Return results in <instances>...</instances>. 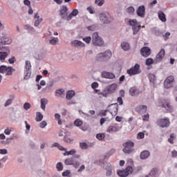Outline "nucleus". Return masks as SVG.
<instances>
[{"instance_id":"13d9d810","label":"nucleus","mask_w":177,"mask_h":177,"mask_svg":"<svg viewBox=\"0 0 177 177\" xmlns=\"http://www.w3.org/2000/svg\"><path fill=\"white\" fill-rule=\"evenodd\" d=\"M46 122L45 121H41V122H40V128L43 129L45 128L46 127Z\"/></svg>"},{"instance_id":"5fc2aeb1","label":"nucleus","mask_w":177,"mask_h":177,"mask_svg":"<svg viewBox=\"0 0 177 177\" xmlns=\"http://www.w3.org/2000/svg\"><path fill=\"white\" fill-rule=\"evenodd\" d=\"M12 71H14V69H8L7 71H5V73H6V75H12Z\"/></svg>"},{"instance_id":"0e129e2a","label":"nucleus","mask_w":177,"mask_h":177,"mask_svg":"<svg viewBox=\"0 0 177 177\" xmlns=\"http://www.w3.org/2000/svg\"><path fill=\"white\" fill-rule=\"evenodd\" d=\"M30 77H31V73L28 72L26 75H25L24 80H28Z\"/></svg>"},{"instance_id":"864d4df0","label":"nucleus","mask_w":177,"mask_h":177,"mask_svg":"<svg viewBox=\"0 0 177 177\" xmlns=\"http://www.w3.org/2000/svg\"><path fill=\"white\" fill-rule=\"evenodd\" d=\"M91 87L92 88V89H96L97 88H98V83L97 82L92 83V84L91 85Z\"/></svg>"},{"instance_id":"a211bd4d","label":"nucleus","mask_w":177,"mask_h":177,"mask_svg":"<svg viewBox=\"0 0 177 177\" xmlns=\"http://www.w3.org/2000/svg\"><path fill=\"white\" fill-rule=\"evenodd\" d=\"M71 45L73 47H77V48H84V46H86V44H84L83 42L80 41L78 40L72 41Z\"/></svg>"},{"instance_id":"a18cd8bd","label":"nucleus","mask_w":177,"mask_h":177,"mask_svg":"<svg viewBox=\"0 0 177 177\" xmlns=\"http://www.w3.org/2000/svg\"><path fill=\"white\" fill-rule=\"evenodd\" d=\"M91 41H92V37H86L83 38V41L86 42V44H89L91 43Z\"/></svg>"},{"instance_id":"4be33fe9","label":"nucleus","mask_w":177,"mask_h":177,"mask_svg":"<svg viewBox=\"0 0 177 177\" xmlns=\"http://www.w3.org/2000/svg\"><path fill=\"white\" fill-rule=\"evenodd\" d=\"M149 156H150V152L147 150L143 151L142 152H141L140 155V158H141V160L147 159L149 158Z\"/></svg>"},{"instance_id":"9b49d317","label":"nucleus","mask_w":177,"mask_h":177,"mask_svg":"<svg viewBox=\"0 0 177 177\" xmlns=\"http://www.w3.org/2000/svg\"><path fill=\"white\" fill-rule=\"evenodd\" d=\"M100 21L104 24H109L112 22V18H110L106 15V14H100Z\"/></svg>"},{"instance_id":"3c124183","label":"nucleus","mask_w":177,"mask_h":177,"mask_svg":"<svg viewBox=\"0 0 177 177\" xmlns=\"http://www.w3.org/2000/svg\"><path fill=\"white\" fill-rule=\"evenodd\" d=\"M162 37H164V39L165 41L168 40V39H169V37H170V32H165V34H164V35H162Z\"/></svg>"},{"instance_id":"bb28decb","label":"nucleus","mask_w":177,"mask_h":177,"mask_svg":"<svg viewBox=\"0 0 177 177\" xmlns=\"http://www.w3.org/2000/svg\"><path fill=\"white\" fill-rule=\"evenodd\" d=\"M73 96H75V92L73 91H68L66 93V100H71Z\"/></svg>"},{"instance_id":"f3484780","label":"nucleus","mask_w":177,"mask_h":177,"mask_svg":"<svg viewBox=\"0 0 177 177\" xmlns=\"http://www.w3.org/2000/svg\"><path fill=\"white\" fill-rule=\"evenodd\" d=\"M101 77H102V78H106L109 80L115 79V75L113 73H111L109 72L106 71H104L101 73Z\"/></svg>"},{"instance_id":"bf43d9fd","label":"nucleus","mask_w":177,"mask_h":177,"mask_svg":"<svg viewBox=\"0 0 177 177\" xmlns=\"http://www.w3.org/2000/svg\"><path fill=\"white\" fill-rule=\"evenodd\" d=\"M174 138V134L171 133L170 135V138H169V142H170L171 144H173V139Z\"/></svg>"},{"instance_id":"aec40b11","label":"nucleus","mask_w":177,"mask_h":177,"mask_svg":"<svg viewBox=\"0 0 177 177\" xmlns=\"http://www.w3.org/2000/svg\"><path fill=\"white\" fill-rule=\"evenodd\" d=\"M6 49V52H0V61H4L5 58L8 56V54H10V49H8L7 47H5Z\"/></svg>"},{"instance_id":"680f3d73","label":"nucleus","mask_w":177,"mask_h":177,"mask_svg":"<svg viewBox=\"0 0 177 177\" xmlns=\"http://www.w3.org/2000/svg\"><path fill=\"white\" fill-rule=\"evenodd\" d=\"M87 11H88L89 13L91 14L95 13V11H93V9L92 8V7H87Z\"/></svg>"},{"instance_id":"6ab92c4d","label":"nucleus","mask_w":177,"mask_h":177,"mask_svg":"<svg viewBox=\"0 0 177 177\" xmlns=\"http://www.w3.org/2000/svg\"><path fill=\"white\" fill-rule=\"evenodd\" d=\"M136 111L138 113H144L147 111V106L144 105L138 106H136Z\"/></svg>"},{"instance_id":"9d476101","label":"nucleus","mask_w":177,"mask_h":177,"mask_svg":"<svg viewBox=\"0 0 177 177\" xmlns=\"http://www.w3.org/2000/svg\"><path fill=\"white\" fill-rule=\"evenodd\" d=\"M64 165H72L73 167L77 168L80 166V162L77 161L74 162L73 158H66L64 160Z\"/></svg>"},{"instance_id":"f03ea898","label":"nucleus","mask_w":177,"mask_h":177,"mask_svg":"<svg viewBox=\"0 0 177 177\" xmlns=\"http://www.w3.org/2000/svg\"><path fill=\"white\" fill-rule=\"evenodd\" d=\"M111 57L112 52H110V50H107L104 53L97 55L96 59L97 62H106Z\"/></svg>"},{"instance_id":"c756f323","label":"nucleus","mask_w":177,"mask_h":177,"mask_svg":"<svg viewBox=\"0 0 177 177\" xmlns=\"http://www.w3.org/2000/svg\"><path fill=\"white\" fill-rule=\"evenodd\" d=\"M121 48H122V50L124 51H127L129 49H130V46L127 42H122L121 43Z\"/></svg>"},{"instance_id":"dca6fc26","label":"nucleus","mask_w":177,"mask_h":177,"mask_svg":"<svg viewBox=\"0 0 177 177\" xmlns=\"http://www.w3.org/2000/svg\"><path fill=\"white\" fill-rule=\"evenodd\" d=\"M151 53V51L150 50V48L149 47H142L141 48V55L144 57H147L150 56V54Z\"/></svg>"},{"instance_id":"e433bc0d","label":"nucleus","mask_w":177,"mask_h":177,"mask_svg":"<svg viewBox=\"0 0 177 177\" xmlns=\"http://www.w3.org/2000/svg\"><path fill=\"white\" fill-rule=\"evenodd\" d=\"M58 43V38L54 37V39H52L49 40V44L51 46H57V44Z\"/></svg>"},{"instance_id":"603ef678","label":"nucleus","mask_w":177,"mask_h":177,"mask_svg":"<svg viewBox=\"0 0 177 177\" xmlns=\"http://www.w3.org/2000/svg\"><path fill=\"white\" fill-rule=\"evenodd\" d=\"M1 43L3 45H10L11 44V39H5Z\"/></svg>"},{"instance_id":"7c9ffc66","label":"nucleus","mask_w":177,"mask_h":177,"mask_svg":"<svg viewBox=\"0 0 177 177\" xmlns=\"http://www.w3.org/2000/svg\"><path fill=\"white\" fill-rule=\"evenodd\" d=\"M8 70H13L11 66H0V73H5V71Z\"/></svg>"},{"instance_id":"4c0bfd02","label":"nucleus","mask_w":177,"mask_h":177,"mask_svg":"<svg viewBox=\"0 0 177 177\" xmlns=\"http://www.w3.org/2000/svg\"><path fill=\"white\" fill-rule=\"evenodd\" d=\"M153 63H158V62H156V61H154L151 58L145 59V65L150 66V65L153 64Z\"/></svg>"},{"instance_id":"39448f33","label":"nucleus","mask_w":177,"mask_h":177,"mask_svg":"<svg viewBox=\"0 0 177 177\" xmlns=\"http://www.w3.org/2000/svg\"><path fill=\"white\" fill-rule=\"evenodd\" d=\"M92 44H93L94 46H102V45L104 44V41H102V39L98 36V33L93 32V34H92Z\"/></svg>"},{"instance_id":"72a5a7b5","label":"nucleus","mask_w":177,"mask_h":177,"mask_svg":"<svg viewBox=\"0 0 177 177\" xmlns=\"http://www.w3.org/2000/svg\"><path fill=\"white\" fill-rule=\"evenodd\" d=\"M68 14V8L65 6H63L60 9V15L64 16Z\"/></svg>"},{"instance_id":"6e6d98bb","label":"nucleus","mask_w":177,"mask_h":177,"mask_svg":"<svg viewBox=\"0 0 177 177\" xmlns=\"http://www.w3.org/2000/svg\"><path fill=\"white\" fill-rule=\"evenodd\" d=\"M137 138H138V139H143L144 138V133H142V132L138 133Z\"/></svg>"},{"instance_id":"79ce46f5","label":"nucleus","mask_w":177,"mask_h":177,"mask_svg":"<svg viewBox=\"0 0 177 177\" xmlns=\"http://www.w3.org/2000/svg\"><path fill=\"white\" fill-rule=\"evenodd\" d=\"M73 124H75L76 127H80L83 124V122L79 119H77L75 122H73Z\"/></svg>"},{"instance_id":"c9c22d12","label":"nucleus","mask_w":177,"mask_h":177,"mask_svg":"<svg viewBox=\"0 0 177 177\" xmlns=\"http://www.w3.org/2000/svg\"><path fill=\"white\" fill-rule=\"evenodd\" d=\"M14 100V96H11V98L6 100L4 104V106L7 107L8 106H10L11 104H12V101Z\"/></svg>"},{"instance_id":"f257e3e1","label":"nucleus","mask_w":177,"mask_h":177,"mask_svg":"<svg viewBox=\"0 0 177 177\" xmlns=\"http://www.w3.org/2000/svg\"><path fill=\"white\" fill-rule=\"evenodd\" d=\"M122 147L124 149H122V152L125 154H130L131 153H133L135 151V149L133 147H135V144L133 142L131 141H127L126 142H124L122 144Z\"/></svg>"},{"instance_id":"de8ad7c7","label":"nucleus","mask_w":177,"mask_h":177,"mask_svg":"<svg viewBox=\"0 0 177 177\" xmlns=\"http://www.w3.org/2000/svg\"><path fill=\"white\" fill-rule=\"evenodd\" d=\"M25 68L26 69V70H30V69H31V62H29V61H26V62H25Z\"/></svg>"},{"instance_id":"a19ab883","label":"nucleus","mask_w":177,"mask_h":177,"mask_svg":"<svg viewBox=\"0 0 177 177\" xmlns=\"http://www.w3.org/2000/svg\"><path fill=\"white\" fill-rule=\"evenodd\" d=\"M88 145L86 144V142H80V149H82L83 150L87 149Z\"/></svg>"},{"instance_id":"4468645a","label":"nucleus","mask_w":177,"mask_h":177,"mask_svg":"<svg viewBox=\"0 0 177 177\" xmlns=\"http://www.w3.org/2000/svg\"><path fill=\"white\" fill-rule=\"evenodd\" d=\"M136 15L141 18L145 17V7L144 6H140L136 9Z\"/></svg>"},{"instance_id":"338daca9","label":"nucleus","mask_w":177,"mask_h":177,"mask_svg":"<svg viewBox=\"0 0 177 177\" xmlns=\"http://www.w3.org/2000/svg\"><path fill=\"white\" fill-rule=\"evenodd\" d=\"M87 30H89L91 31H94L95 30V26L92 25L91 26L87 27Z\"/></svg>"},{"instance_id":"c03bdc74","label":"nucleus","mask_w":177,"mask_h":177,"mask_svg":"<svg viewBox=\"0 0 177 177\" xmlns=\"http://www.w3.org/2000/svg\"><path fill=\"white\" fill-rule=\"evenodd\" d=\"M126 12L129 14L133 13L135 12V8L133 7L130 6L127 8V9L126 10Z\"/></svg>"},{"instance_id":"ddd939ff","label":"nucleus","mask_w":177,"mask_h":177,"mask_svg":"<svg viewBox=\"0 0 177 177\" xmlns=\"http://www.w3.org/2000/svg\"><path fill=\"white\" fill-rule=\"evenodd\" d=\"M165 55V50L164 49H160V50H159V53H158V54L156 55V57L155 58V62H156V63L162 62V59H164Z\"/></svg>"},{"instance_id":"37998d69","label":"nucleus","mask_w":177,"mask_h":177,"mask_svg":"<svg viewBox=\"0 0 177 177\" xmlns=\"http://www.w3.org/2000/svg\"><path fill=\"white\" fill-rule=\"evenodd\" d=\"M56 168H57V171H63V165H62V162L57 163Z\"/></svg>"},{"instance_id":"7ed1b4c3","label":"nucleus","mask_w":177,"mask_h":177,"mask_svg":"<svg viewBox=\"0 0 177 177\" xmlns=\"http://www.w3.org/2000/svg\"><path fill=\"white\" fill-rule=\"evenodd\" d=\"M129 26H131V30H133V35L138 34V32H139V30L141 29V28H144V26H141L139 23L136 21V19H131L129 21Z\"/></svg>"},{"instance_id":"cd10ccee","label":"nucleus","mask_w":177,"mask_h":177,"mask_svg":"<svg viewBox=\"0 0 177 177\" xmlns=\"http://www.w3.org/2000/svg\"><path fill=\"white\" fill-rule=\"evenodd\" d=\"M107 133H113L118 131V127H116L115 126H111L107 128V130L106 131Z\"/></svg>"},{"instance_id":"f704fd0d","label":"nucleus","mask_w":177,"mask_h":177,"mask_svg":"<svg viewBox=\"0 0 177 177\" xmlns=\"http://www.w3.org/2000/svg\"><path fill=\"white\" fill-rule=\"evenodd\" d=\"M158 173V169L157 168H153L150 173L149 174V176H147L145 177H154L155 175Z\"/></svg>"},{"instance_id":"1a4fd4ad","label":"nucleus","mask_w":177,"mask_h":177,"mask_svg":"<svg viewBox=\"0 0 177 177\" xmlns=\"http://www.w3.org/2000/svg\"><path fill=\"white\" fill-rule=\"evenodd\" d=\"M109 112L111 113V115L115 116L116 114H118V104H112L109 106Z\"/></svg>"},{"instance_id":"774afa93","label":"nucleus","mask_w":177,"mask_h":177,"mask_svg":"<svg viewBox=\"0 0 177 177\" xmlns=\"http://www.w3.org/2000/svg\"><path fill=\"white\" fill-rule=\"evenodd\" d=\"M95 4H97L98 6H102V4H104V1H95Z\"/></svg>"},{"instance_id":"ea45409f","label":"nucleus","mask_w":177,"mask_h":177,"mask_svg":"<svg viewBox=\"0 0 177 177\" xmlns=\"http://www.w3.org/2000/svg\"><path fill=\"white\" fill-rule=\"evenodd\" d=\"M149 80H150V82L154 83V81L156 80V77L154 75L150 73L149 74Z\"/></svg>"},{"instance_id":"20e7f679","label":"nucleus","mask_w":177,"mask_h":177,"mask_svg":"<svg viewBox=\"0 0 177 177\" xmlns=\"http://www.w3.org/2000/svg\"><path fill=\"white\" fill-rule=\"evenodd\" d=\"M133 172V168L131 165H127L126 169L122 170H118V174L120 177H127L129 175Z\"/></svg>"},{"instance_id":"0eeeda50","label":"nucleus","mask_w":177,"mask_h":177,"mask_svg":"<svg viewBox=\"0 0 177 177\" xmlns=\"http://www.w3.org/2000/svg\"><path fill=\"white\" fill-rule=\"evenodd\" d=\"M156 124L160 128H167L170 126V121L168 118L159 119L156 122Z\"/></svg>"},{"instance_id":"5701e85b","label":"nucleus","mask_w":177,"mask_h":177,"mask_svg":"<svg viewBox=\"0 0 177 177\" xmlns=\"http://www.w3.org/2000/svg\"><path fill=\"white\" fill-rule=\"evenodd\" d=\"M77 15H78V10H77V9H73L71 14H69V15L66 17V20H72V17L77 16Z\"/></svg>"},{"instance_id":"09e8293b","label":"nucleus","mask_w":177,"mask_h":177,"mask_svg":"<svg viewBox=\"0 0 177 177\" xmlns=\"http://www.w3.org/2000/svg\"><path fill=\"white\" fill-rule=\"evenodd\" d=\"M24 109L25 111H28L29 109H31V104L29 103L26 102L24 104Z\"/></svg>"},{"instance_id":"4d7b16f0","label":"nucleus","mask_w":177,"mask_h":177,"mask_svg":"<svg viewBox=\"0 0 177 177\" xmlns=\"http://www.w3.org/2000/svg\"><path fill=\"white\" fill-rule=\"evenodd\" d=\"M15 61H16V58L12 57L8 59V63H10V64H14V62H15Z\"/></svg>"},{"instance_id":"a878e982","label":"nucleus","mask_w":177,"mask_h":177,"mask_svg":"<svg viewBox=\"0 0 177 177\" xmlns=\"http://www.w3.org/2000/svg\"><path fill=\"white\" fill-rule=\"evenodd\" d=\"M47 104H48V100H46V98H43L40 100V108L41 109V110L45 111Z\"/></svg>"},{"instance_id":"473e14b6","label":"nucleus","mask_w":177,"mask_h":177,"mask_svg":"<svg viewBox=\"0 0 177 177\" xmlns=\"http://www.w3.org/2000/svg\"><path fill=\"white\" fill-rule=\"evenodd\" d=\"M53 146L54 147H57L58 148V150H60L62 151H67V149H66V148L63 147L62 145H60V144H58V142H55Z\"/></svg>"},{"instance_id":"49530a36","label":"nucleus","mask_w":177,"mask_h":177,"mask_svg":"<svg viewBox=\"0 0 177 177\" xmlns=\"http://www.w3.org/2000/svg\"><path fill=\"white\" fill-rule=\"evenodd\" d=\"M104 138H105L104 133H98V134H97V139H98V140H104Z\"/></svg>"},{"instance_id":"6e6552de","label":"nucleus","mask_w":177,"mask_h":177,"mask_svg":"<svg viewBox=\"0 0 177 177\" xmlns=\"http://www.w3.org/2000/svg\"><path fill=\"white\" fill-rule=\"evenodd\" d=\"M174 81V77L173 76H169L164 81V87L167 89L171 88L173 86V82Z\"/></svg>"},{"instance_id":"2eb2a0df","label":"nucleus","mask_w":177,"mask_h":177,"mask_svg":"<svg viewBox=\"0 0 177 177\" xmlns=\"http://www.w3.org/2000/svg\"><path fill=\"white\" fill-rule=\"evenodd\" d=\"M141 93H142L141 91H139L138 88H136V87H131L129 90V94L131 97L137 96Z\"/></svg>"},{"instance_id":"58836bf2","label":"nucleus","mask_w":177,"mask_h":177,"mask_svg":"<svg viewBox=\"0 0 177 177\" xmlns=\"http://www.w3.org/2000/svg\"><path fill=\"white\" fill-rule=\"evenodd\" d=\"M64 92V90H63V88L55 90V96L57 97L61 96L62 95H63Z\"/></svg>"},{"instance_id":"e2e57ef3","label":"nucleus","mask_w":177,"mask_h":177,"mask_svg":"<svg viewBox=\"0 0 177 177\" xmlns=\"http://www.w3.org/2000/svg\"><path fill=\"white\" fill-rule=\"evenodd\" d=\"M71 172L68 170L66 171L63 172L62 176L64 177L68 176Z\"/></svg>"},{"instance_id":"423d86ee","label":"nucleus","mask_w":177,"mask_h":177,"mask_svg":"<svg viewBox=\"0 0 177 177\" xmlns=\"http://www.w3.org/2000/svg\"><path fill=\"white\" fill-rule=\"evenodd\" d=\"M139 67H140L139 66V64H135V66L131 67V68L127 70V75L129 76H133L141 73V69Z\"/></svg>"},{"instance_id":"69168bd1","label":"nucleus","mask_w":177,"mask_h":177,"mask_svg":"<svg viewBox=\"0 0 177 177\" xmlns=\"http://www.w3.org/2000/svg\"><path fill=\"white\" fill-rule=\"evenodd\" d=\"M6 153H8V151H6V149H0V154L6 155Z\"/></svg>"},{"instance_id":"412c9836","label":"nucleus","mask_w":177,"mask_h":177,"mask_svg":"<svg viewBox=\"0 0 177 177\" xmlns=\"http://www.w3.org/2000/svg\"><path fill=\"white\" fill-rule=\"evenodd\" d=\"M34 19H37L34 21V26L37 27L40 25L41 21H43V19L39 17L38 14H35L34 15Z\"/></svg>"},{"instance_id":"c85d7f7f","label":"nucleus","mask_w":177,"mask_h":177,"mask_svg":"<svg viewBox=\"0 0 177 177\" xmlns=\"http://www.w3.org/2000/svg\"><path fill=\"white\" fill-rule=\"evenodd\" d=\"M76 151L75 149H71V151H64V153H63V156H73L75 155Z\"/></svg>"},{"instance_id":"393cba45","label":"nucleus","mask_w":177,"mask_h":177,"mask_svg":"<svg viewBox=\"0 0 177 177\" xmlns=\"http://www.w3.org/2000/svg\"><path fill=\"white\" fill-rule=\"evenodd\" d=\"M116 89V84H112L111 85H109V86H107V92L109 93H115V90Z\"/></svg>"},{"instance_id":"f8f14e48","label":"nucleus","mask_w":177,"mask_h":177,"mask_svg":"<svg viewBox=\"0 0 177 177\" xmlns=\"http://www.w3.org/2000/svg\"><path fill=\"white\" fill-rule=\"evenodd\" d=\"M162 108L165 109L167 113L173 112V106L170 105V102H168V100H162Z\"/></svg>"},{"instance_id":"2f4dec72","label":"nucleus","mask_w":177,"mask_h":177,"mask_svg":"<svg viewBox=\"0 0 177 177\" xmlns=\"http://www.w3.org/2000/svg\"><path fill=\"white\" fill-rule=\"evenodd\" d=\"M43 120V115L40 112H37L35 113V122H40Z\"/></svg>"},{"instance_id":"8fccbe9b","label":"nucleus","mask_w":177,"mask_h":177,"mask_svg":"<svg viewBox=\"0 0 177 177\" xmlns=\"http://www.w3.org/2000/svg\"><path fill=\"white\" fill-rule=\"evenodd\" d=\"M149 113L145 114L142 116V121L149 122Z\"/></svg>"},{"instance_id":"b1692460","label":"nucleus","mask_w":177,"mask_h":177,"mask_svg":"<svg viewBox=\"0 0 177 177\" xmlns=\"http://www.w3.org/2000/svg\"><path fill=\"white\" fill-rule=\"evenodd\" d=\"M158 17L159 18V20H160V21H162L164 23L167 21V19L165 18V14H164L162 11L158 12Z\"/></svg>"},{"instance_id":"052dcab7","label":"nucleus","mask_w":177,"mask_h":177,"mask_svg":"<svg viewBox=\"0 0 177 177\" xmlns=\"http://www.w3.org/2000/svg\"><path fill=\"white\" fill-rule=\"evenodd\" d=\"M176 157H177V151H171V158H175Z\"/></svg>"}]
</instances>
